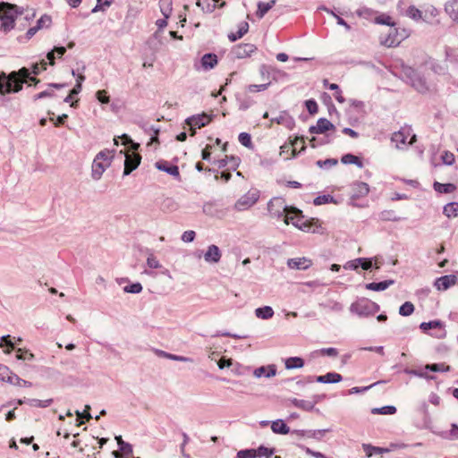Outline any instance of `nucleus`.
Masks as SVG:
<instances>
[{
	"label": "nucleus",
	"mask_w": 458,
	"mask_h": 458,
	"mask_svg": "<svg viewBox=\"0 0 458 458\" xmlns=\"http://www.w3.org/2000/svg\"><path fill=\"white\" fill-rule=\"evenodd\" d=\"M13 374L6 366L0 364V380L8 382V377H12Z\"/></svg>",
	"instance_id": "nucleus-53"
},
{
	"label": "nucleus",
	"mask_w": 458,
	"mask_h": 458,
	"mask_svg": "<svg viewBox=\"0 0 458 458\" xmlns=\"http://www.w3.org/2000/svg\"><path fill=\"white\" fill-rule=\"evenodd\" d=\"M256 452L257 457L266 456L267 458H270L274 454L275 449H269L267 447L260 445L258 449H256Z\"/></svg>",
	"instance_id": "nucleus-46"
},
{
	"label": "nucleus",
	"mask_w": 458,
	"mask_h": 458,
	"mask_svg": "<svg viewBox=\"0 0 458 458\" xmlns=\"http://www.w3.org/2000/svg\"><path fill=\"white\" fill-rule=\"evenodd\" d=\"M259 199V191L256 189L250 190L236 201L234 204V208L237 211L247 210L255 205Z\"/></svg>",
	"instance_id": "nucleus-5"
},
{
	"label": "nucleus",
	"mask_w": 458,
	"mask_h": 458,
	"mask_svg": "<svg viewBox=\"0 0 458 458\" xmlns=\"http://www.w3.org/2000/svg\"><path fill=\"white\" fill-rule=\"evenodd\" d=\"M158 4L161 13L168 19L173 12V0H159Z\"/></svg>",
	"instance_id": "nucleus-30"
},
{
	"label": "nucleus",
	"mask_w": 458,
	"mask_h": 458,
	"mask_svg": "<svg viewBox=\"0 0 458 458\" xmlns=\"http://www.w3.org/2000/svg\"><path fill=\"white\" fill-rule=\"evenodd\" d=\"M51 24V17L45 14L42 15L37 21V26L39 27V29H42L44 27H49Z\"/></svg>",
	"instance_id": "nucleus-57"
},
{
	"label": "nucleus",
	"mask_w": 458,
	"mask_h": 458,
	"mask_svg": "<svg viewBox=\"0 0 458 458\" xmlns=\"http://www.w3.org/2000/svg\"><path fill=\"white\" fill-rule=\"evenodd\" d=\"M328 429H317V430H293V433L299 436H305L310 438L321 439Z\"/></svg>",
	"instance_id": "nucleus-21"
},
{
	"label": "nucleus",
	"mask_w": 458,
	"mask_h": 458,
	"mask_svg": "<svg viewBox=\"0 0 458 458\" xmlns=\"http://www.w3.org/2000/svg\"><path fill=\"white\" fill-rule=\"evenodd\" d=\"M267 209L271 216L281 218L286 225L292 224L301 231H310V225L303 221V216L301 210L295 208H289L285 205L282 198H274L267 204Z\"/></svg>",
	"instance_id": "nucleus-1"
},
{
	"label": "nucleus",
	"mask_w": 458,
	"mask_h": 458,
	"mask_svg": "<svg viewBox=\"0 0 458 458\" xmlns=\"http://www.w3.org/2000/svg\"><path fill=\"white\" fill-rule=\"evenodd\" d=\"M141 157L140 154L135 153L133 150L132 153L126 152L125 153V160H124V169L123 175H129L133 170L138 168L140 164Z\"/></svg>",
	"instance_id": "nucleus-7"
},
{
	"label": "nucleus",
	"mask_w": 458,
	"mask_h": 458,
	"mask_svg": "<svg viewBox=\"0 0 458 458\" xmlns=\"http://www.w3.org/2000/svg\"><path fill=\"white\" fill-rule=\"evenodd\" d=\"M249 30V23L247 21H242L238 26V30L234 33L232 32L228 35V38L231 42H234L237 39L242 38Z\"/></svg>",
	"instance_id": "nucleus-22"
},
{
	"label": "nucleus",
	"mask_w": 458,
	"mask_h": 458,
	"mask_svg": "<svg viewBox=\"0 0 458 458\" xmlns=\"http://www.w3.org/2000/svg\"><path fill=\"white\" fill-rule=\"evenodd\" d=\"M23 9L8 3L0 4V30L10 31L14 27L15 19Z\"/></svg>",
	"instance_id": "nucleus-3"
},
{
	"label": "nucleus",
	"mask_w": 458,
	"mask_h": 458,
	"mask_svg": "<svg viewBox=\"0 0 458 458\" xmlns=\"http://www.w3.org/2000/svg\"><path fill=\"white\" fill-rule=\"evenodd\" d=\"M269 82L263 84H251L248 87L250 92H259L267 89Z\"/></svg>",
	"instance_id": "nucleus-59"
},
{
	"label": "nucleus",
	"mask_w": 458,
	"mask_h": 458,
	"mask_svg": "<svg viewBox=\"0 0 458 458\" xmlns=\"http://www.w3.org/2000/svg\"><path fill=\"white\" fill-rule=\"evenodd\" d=\"M375 21L377 24L387 25L390 27H394L395 23L392 21V18L387 14H381L375 18Z\"/></svg>",
	"instance_id": "nucleus-43"
},
{
	"label": "nucleus",
	"mask_w": 458,
	"mask_h": 458,
	"mask_svg": "<svg viewBox=\"0 0 458 458\" xmlns=\"http://www.w3.org/2000/svg\"><path fill=\"white\" fill-rule=\"evenodd\" d=\"M337 164V160L335 158H327L326 160H318L317 161V165L323 168V167H331L333 165H335Z\"/></svg>",
	"instance_id": "nucleus-58"
},
{
	"label": "nucleus",
	"mask_w": 458,
	"mask_h": 458,
	"mask_svg": "<svg viewBox=\"0 0 458 458\" xmlns=\"http://www.w3.org/2000/svg\"><path fill=\"white\" fill-rule=\"evenodd\" d=\"M406 15L414 21L422 19V13L415 6H410L406 11Z\"/></svg>",
	"instance_id": "nucleus-42"
},
{
	"label": "nucleus",
	"mask_w": 458,
	"mask_h": 458,
	"mask_svg": "<svg viewBox=\"0 0 458 458\" xmlns=\"http://www.w3.org/2000/svg\"><path fill=\"white\" fill-rule=\"evenodd\" d=\"M222 253L220 249L215 245L211 244L208 247L207 251L204 254V259L208 263H217L221 259Z\"/></svg>",
	"instance_id": "nucleus-15"
},
{
	"label": "nucleus",
	"mask_w": 458,
	"mask_h": 458,
	"mask_svg": "<svg viewBox=\"0 0 458 458\" xmlns=\"http://www.w3.org/2000/svg\"><path fill=\"white\" fill-rule=\"evenodd\" d=\"M271 429L276 434L285 435L290 432L289 427L282 420H276L272 422Z\"/></svg>",
	"instance_id": "nucleus-28"
},
{
	"label": "nucleus",
	"mask_w": 458,
	"mask_h": 458,
	"mask_svg": "<svg viewBox=\"0 0 458 458\" xmlns=\"http://www.w3.org/2000/svg\"><path fill=\"white\" fill-rule=\"evenodd\" d=\"M369 191V187L366 182H356L352 186V200L365 197Z\"/></svg>",
	"instance_id": "nucleus-13"
},
{
	"label": "nucleus",
	"mask_w": 458,
	"mask_h": 458,
	"mask_svg": "<svg viewBox=\"0 0 458 458\" xmlns=\"http://www.w3.org/2000/svg\"><path fill=\"white\" fill-rule=\"evenodd\" d=\"M53 403V399L38 400V399H28V403L33 407H48Z\"/></svg>",
	"instance_id": "nucleus-41"
},
{
	"label": "nucleus",
	"mask_w": 458,
	"mask_h": 458,
	"mask_svg": "<svg viewBox=\"0 0 458 458\" xmlns=\"http://www.w3.org/2000/svg\"><path fill=\"white\" fill-rule=\"evenodd\" d=\"M217 64V56L215 54H205L201 58V65L205 70L213 69Z\"/></svg>",
	"instance_id": "nucleus-25"
},
{
	"label": "nucleus",
	"mask_w": 458,
	"mask_h": 458,
	"mask_svg": "<svg viewBox=\"0 0 458 458\" xmlns=\"http://www.w3.org/2000/svg\"><path fill=\"white\" fill-rule=\"evenodd\" d=\"M362 448H363L364 451L373 450L374 454H378L388 452V449H385V448H381V447H377V446H373V445H369V444H363L362 445Z\"/></svg>",
	"instance_id": "nucleus-60"
},
{
	"label": "nucleus",
	"mask_w": 458,
	"mask_h": 458,
	"mask_svg": "<svg viewBox=\"0 0 458 458\" xmlns=\"http://www.w3.org/2000/svg\"><path fill=\"white\" fill-rule=\"evenodd\" d=\"M271 123L284 125L289 130H292L295 125L294 119L286 111L280 112L277 117L271 119Z\"/></svg>",
	"instance_id": "nucleus-14"
},
{
	"label": "nucleus",
	"mask_w": 458,
	"mask_h": 458,
	"mask_svg": "<svg viewBox=\"0 0 458 458\" xmlns=\"http://www.w3.org/2000/svg\"><path fill=\"white\" fill-rule=\"evenodd\" d=\"M396 412V408L392 405L384 406L381 408H374L372 410L373 414H385V415H392Z\"/></svg>",
	"instance_id": "nucleus-38"
},
{
	"label": "nucleus",
	"mask_w": 458,
	"mask_h": 458,
	"mask_svg": "<svg viewBox=\"0 0 458 458\" xmlns=\"http://www.w3.org/2000/svg\"><path fill=\"white\" fill-rule=\"evenodd\" d=\"M285 368L287 369H300L304 365V361L300 357H290L285 360Z\"/></svg>",
	"instance_id": "nucleus-32"
},
{
	"label": "nucleus",
	"mask_w": 458,
	"mask_h": 458,
	"mask_svg": "<svg viewBox=\"0 0 458 458\" xmlns=\"http://www.w3.org/2000/svg\"><path fill=\"white\" fill-rule=\"evenodd\" d=\"M142 129L148 133L149 134L151 137H150V143H153V142H156V143H158V133L160 131V128L159 127H157L153 124H149V123H143L142 125Z\"/></svg>",
	"instance_id": "nucleus-27"
},
{
	"label": "nucleus",
	"mask_w": 458,
	"mask_h": 458,
	"mask_svg": "<svg viewBox=\"0 0 458 458\" xmlns=\"http://www.w3.org/2000/svg\"><path fill=\"white\" fill-rule=\"evenodd\" d=\"M8 383L14 385V386H26V387L31 386V382L21 379L15 374H13L12 377H8Z\"/></svg>",
	"instance_id": "nucleus-37"
},
{
	"label": "nucleus",
	"mask_w": 458,
	"mask_h": 458,
	"mask_svg": "<svg viewBox=\"0 0 458 458\" xmlns=\"http://www.w3.org/2000/svg\"><path fill=\"white\" fill-rule=\"evenodd\" d=\"M276 0H271L268 3L259 2L256 15L259 19L263 18L265 16V14L276 4Z\"/></svg>",
	"instance_id": "nucleus-29"
},
{
	"label": "nucleus",
	"mask_w": 458,
	"mask_h": 458,
	"mask_svg": "<svg viewBox=\"0 0 458 458\" xmlns=\"http://www.w3.org/2000/svg\"><path fill=\"white\" fill-rule=\"evenodd\" d=\"M253 374L256 377H266L269 378L276 376V368L275 365H269L267 367L261 366L259 368H257L254 370Z\"/></svg>",
	"instance_id": "nucleus-19"
},
{
	"label": "nucleus",
	"mask_w": 458,
	"mask_h": 458,
	"mask_svg": "<svg viewBox=\"0 0 458 458\" xmlns=\"http://www.w3.org/2000/svg\"><path fill=\"white\" fill-rule=\"evenodd\" d=\"M311 265H312L311 260L305 257L293 258V259H289L287 260V266L291 269L306 270Z\"/></svg>",
	"instance_id": "nucleus-12"
},
{
	"label": "nucleus",
	"mask_w": 458,
	"mask_h": 458,
	"mask_svg": "<svg viewBox=\"0 0 458 458\" xmlns=\"http://www.w3.org/2000/svg\"><path fill=\"white\" fill-rule=\"evenodd\" d=\"M414 311V305L410 302V301H406L404 302L400 308H399V314L401 316H410L413 313Z\"/></svg>",
	"instance_id": "nucleus-40"
},
{
	"label": "nucleus",
	"mask_w": 458,
	"mask_h": 458,
	"mask_svg": "<svg viewBox=\"0 0 458 458\" xmlns=\"http://www.w3.org/2000/svg\"><path fill=\"white\" fill-rule=\"evenodd\" d=\"M321 307H324V308H327V309H329L330 310H333V311H335V312H340L343 310V305L338 302V301H328L327 303L323 304H319Z\"/></svg>",
	"instance_id": "nucleus-44"
},
{
	"label": "nucleus",
	"mask_w": 458,
	"mask_h": 458,
	"mask_svg": "<svg viewBox=\"0 0 458 458\" xmlns=\"http://www.w3.org/2000/svg\"><path fill=\"white\" fill-rule=\"evenodd\" d=\"M394 284V281L392 279L378 282V283H369L365 285L366 289L371 290V291H385L389 286L393 285Z\"/></svg>",
	"instance_id": "nucleus-24"
},
{
	"label": "nucleus",
	"mask_w": 458,
	"mask_h": 458,
	"mask_svg": "<svg viewBox=\"0 0 458 458\" xmlns=\"http://www.w3.org/2000/svg\"><path fill=\"white\" fill-rule=\"evenodd\" d=\"M147 265L150 268H158L161 267L159 261L153 255L150 254L147 259Z\"/></svg>",
	"instance_id": "nucleus-61"
},
{
	"label": "nucleus",
	"mask_w": 458,
	"mask_h": 458,
	"mask_svg": "<svg viewBox=\"0 0 458 458\" xmlns=\"http://www.w3.org/2000/svg\"><path fill=\"white\" fill-rule=\"evenodd\" d=\"M342 163L349 165H356L358 167L361 168L363 166L362 161L356 156L352 154H345L341 158Z\"/></svg>",
	"instance_id": "nucleus-35"
},
{
	"label": "nucleus",
	"mask_w": 458,
	"mask_h": 458,
	"mask_svg": "<svg viewBox=\"0 0 458 458\" xmlns=\"http://www.w3.org/2000/svg\"><path fill=\"white\" fill-rule=\"evenodd\" d=\"M54 96V91L52 89H47L44 90L38 94H36L33 96V100L37 101L38 99L44 98H50Z\"/></svg>",
	"instance_id": "nucleus-64"
},
{
	"label": "nucleus",
	"mask_w": 458,
	"mask_h": 458,
	"mask_svg": "<svg viewBox=\"0 0 458 458\" xmlns=\"http://www.w3.org/2000/svg\"><path fill=\"white\" fill-rule=\"evenodd\" d=\"M425 369L432 372H447L450 371L451 367L445 363H433L427 364Z\"/></svg>",
	"instance_id": "nucleus-36"
},
{
	"label": "nucleus",
	"mask_w": 458,
	"mask_h": 458,
	"mask_svg": "<svg viewBox=\"0 0 458 458\" xmlns=\"http://www.w3.org/2000/svg\"><path fill=\"white\" fill-rule=\"evenodd\" d=\"M28 81L38 84L39 80L30 76L29 68L22 67L19 71H13L10 73L0 72V95L4 96L20 92L23 84Z\"/></svg>",
	"instance_id": "nucleus-2"
},
{
	"label": "nucleus",
	"mask_w": 458,
	"mask_h": 458,
	"mask_svg": "<svg viewBox=\"0 0 458 458\" xmlns=\"http://www.w3.org/2000/svg\"><path fill=\"white\" fill-rule=\"evenodd\" d=\"M257 50V47L253 44H239L234 47L233 52L237 58H245L250 56L252 53Z\"/></svg>",
	"instance_id": "nucleus-11"
},
{
	"label": "nucleus",
	"mask_w": 458,
	"mask_h": 458,
	"mask_svg": "<svg viewBox=\"0 0 458 458\" xmlns=\"http://www.w3.org/2000/svg\"><path fill=\"white\" fill-rule=\"evenodd\" d=\"M342 379V376L336 372H328L326 375L318 376L315 378V380L319 383H338Z\"/></svg>",
	"instance_id": "nucleus-23"
},
{
	"label": "nucleus",
	"mask_w": 458,
	"mask_h": 458,
	"mask_svg": "<svg viewBox=\"0 0 458 458\" xmlns=\"http://www.w3.org/2000/svg\"><path fill=\"white\" fill-rule=\"evenodd\" d=\"M196 236V233L192 230L185 231L182 235V241L184 242H193L194 238Z\"/></svg>",
	"instance_id": "nucleus-63"
},
{
	"label": "nucleus",
	"mask_w": 458,
	"mask_h": 458,
	"mask_svg": "<svg viewBox=\"0 0 458 458\" xmlns=\"http://www.w3.org/2000/svg\"><path fill=\"white\" fill-rule=\"evenodd\" d=\"M333 201V197L330 195H321L315 198L313 203L316 206L327 204Z\"/></svg>",
	"instance_id": "nucleus-52"
},
{
	"label": "nucleus",
	"mask_w": 458,
	"mask_h": 458,
	"mask_svg": "<svg viewBox=\"0 0 458 458\" xmlns=\"http://www.w3.org/2000/svg\"><path fill=\"white\" fill-rule=\"evenodd\" d=\"M257 452L255 449H244L237 453V458H256Z\"/></svg>",
	"instance_id": "nucleus-48"
},
{
	"label": "nucleus",
	"mask_w": 458,
	"mask_h": 458,
	"mask_svg": "<svg viewBox=\"0 0 458 458\" xmlns=\"http://www.w3.org/2000/svg\"><path fill=\"white\" fill-rule=\"evenodd\" d=\"M457 276L455 275H447L437 278L434 282V286L438 291H446L457 283Z\"/></svg>",
	"instance_id": "nucleus-9"
},
{
	"label": "nucleus",
	"mask_w": 458,
	"mask_h": 458,
	"mask_svg": "<svg viewBox=\"0 0 458 458\" xmlns=\"http://www.w3.org/2000/svg\"><path fill=\"white\" fill-rule=\"evenodd\" d=\"M305 106H306L308 112L310 114H314L318 113V104L315 100H313V99L307 100L305 102Z\"/></svg>",
	"instance_id": "nucleus-56"
},
{
	"label": "nucleus",
	"mask_w": 458,
	"mask_h": 458,
	"mask_svg": "<svg viewBox=\"0 0 458 458\" xmlns=\"http://www.w3.org/2000/svg\"><path fill=\"white\" fill-rule=\"evenodd\" d=\"M401 39L397 38V30L391 28L386 38L381 39V43L388 47L397 46Z\"/></svg>",
	"instance_id": "nucleus-20"
},
{
	"label": "nucleus",
	"mask_w": 458,
	"mask_h": 458,
	"mask_svg": "<svg viewBox=\"0 0 458 458\" xmlns=\"http://www.w3.org/2000/svg\"><path fill=\"white\" fill-rule=\"evenodd\" d=\"M379 305L369 299L361 298L353 302L350 307V311L360 317H368L377 313L379 310Z\"/></svg>",
	"instance_id": "nucleus-4"
},
{
	"label": "nucleus",
	"mask_w": 458,
	"mask_h": 458,
	"mask_svg": "<svg viewBox=\"0 0 458 458\" xmlns=\"http://www.w3.org/2000/svg\"><path fill=\"white\" fill-rule=\"evenodd\" d=\"M156 167L158 170L165 172L178 180L181 179L179 168L177 165H169L166 161H159L156 163Z\"/></svg>",
	"instance_id": "nucleus-17"
},
{
	"label": "nucleus",
	"mask_w": 458,
	"mask_h": 458,
	"mask_svg": "<svg viewBox=\"0 0 458 458\" xmlns=\"http://www.w3.org/2000/svg\"><path fill=\"white\" fill-rule=\"evenodd\" d=\"M96 98L102 104H107L110 101V98L107 95V92L106 90H104V89L98 90L96 92Z\"/></svg>",
	"instance_id": "nucleus-55"
},
{
	"label": "nucleus",
	"mask_w": 458,
	"mask_h": 458,
	"mask_svg": "<svg viewBox=\"0 0 458 458\" xmlns=\"http://www.w3.org/2000/svg\"><path fill=\"white\" fill-rule=\"evenodd\" d=\"M211 121V118L207 115L206 114H199V115H193L186 119L187 125L190 126L191 133V135L193 136L196 133V128H202L205 125L208 124Z\"/></svg>",
	"instance_id": "nucleus-6"
},
{
	"label": "nucleus",
	"mask_w": 458,
	"mask_h": 458,
	"mask_svg": "<svg viewBox=\"0 0 458 458\" xmlns=\"http://www.w3.org/2000/svg\"><path fill=\"white\" fill-rule=\"evenodd\" d=\"M411 86L419 92H424L427 89L426 81L414 70H410L408 73Z\"/></svg>",
	"instance_id": "nucleus-16"
},
{
	"label": "nucleus",
	"mask_w": 458,
	"mask_h": 458,
	"mask_svg": "<svg viewBox=\"0 0 458 458\" xmlns=\"http://www.w3.org/2000/svg\"><path fill=\"white\" fill-rule=\"evenodd\" d=\"M109 166L107 162H102V160H97L94 158L92 164V178L98 181L106 169Z\"/></svg>",
	"instance_id": "nucleus-18"
},
{
	"label": "nucleus",
	"mask_w": 458,
	"mask_h": 458,
	"mask_svg": "<svg viewBox=\"0 0 458 458\" xmlns=\"http://www.w3.org/2000/svg\"><path fill=\"white\" fill-rule=\"evenodd\" d=\"M255 315L261 319H269L274 316V310L270 306H264L256 309Z\"/></svg>",
	"instance_id": "nucleus-31"
},
{
	"label": "nucleus",
	"mask_w": 458,
	"mask_h": 458,
	"mask_svg": "<svg viewBox=\"0 0 458 458\" xmlns=\"http://www.w3.org/2000/svg\"><path fill=\"white\" fill-rule=\"evenodd\" d=\"M114 157V154L112 151L108 149H105L100 151L95 157L97 160H102V162H107V164L110 165L111 160Z\"/></svg>",
	"instance_id": "nucleus-39"
},
{
	"label": "nucleus",
	"mask_w": 458,
	"mask_h": 458,
	"mask_svg": "<svg viewBox=\"0 0 458 458\" xmlns=\"http://www.w3.org/2000/svg\"><path fill=\"white\" fill-rule=\"evenodd\" d=\"M456 189L453 183H440L436 182L434 183V190L440 193H452Z\"/></svg>",
	"instance_id": "nucleus-34"
},
{
	"label": "nucleus",
	"mask_w": 458,
	"mask_h": 458,
	"mask_svg": "<svg viewBox=\"0 0 458 458\" xmlns=\"http://www.w3.org/2000/svg\"><path fill=\"white\" fill-rule=\"evenodd\" d=\"M16 358L18 360H32L34 359V354L29 352L26 350L18 349L16 352Z\"/></svg>",
	"instance_id": "nucleus-47"
},
{
	"label": "nucleus",
	"mask_w": 458,
	"mask_h": 458,
	"mask_svg": "<svg viewBox=\"0 0 458 458\" xmlns=\"http://www.w3.org/2000/svg\"><path fill=\"white\" fill-rule=\"evenodd\" d=\"M238 140L244 147L250 148L252 145L250 135L247 132L240 133Z\"/></svg>",
	"instance_id": "nucleus-49"
},
{
	"label": "nucleus",
	"mask_w": 458,
	"mask_h": 458,
	"mask_svg": "<svg viewBox=\"0 0 458 458\" xmlns=\"http://www.w3.org/2000/svg\"><path fill=\"white\" fill-rule=\"evenodd\" d=\"M446 13L454 20L458 21V0H450L445 5Z\"/></svg>",
	"instance_id": "nucleus-26"
},
{
	"label": "nucleus",
	"mask_w": 458,
	"mask_h": 458,
	"mask_svg": "<svg viewBox=\"0 0 458 458\" xmlns=\"http://www.w3.org/2000/svg\"><path fill=\"white\" fill-rule=\"evenodd\" d=\"M314 406H315V403H312L310 401H306V400H301L299 403L298 408H300L303 411H310L313 410Z\"/></svg>",
	"instance_id": "nucleus-62"
},
{
	"label": "nucleus",
	"mask_w": 458,
	"mask_h": 458,
	"mask_svg": "<svg viewBox=\"0 0 458 458\" xmlns=\"http://www.w3.org/2000/svg\"><path fill=\"white\" fill-rule=\"evenodd\" d=\"M420 327L422 331L427 332L428 329L432 328H442V324L438 320H433L429 322H422Z\"/></svg>",
	"instance_id": "nucleus-45"
},
{
	"label": "nucleus",
	"mask_w": 458,
	"mask_h": 458,
	"mask_svg": "<svg viewBox=\"0 0 458 458\" xmlns=\"http://www.w3.org/2000/svg\"><path fill=\"white\" fill-rule=\"evenodd\" d=\"M443 213L448 217H456L458 216V202H451L444 207Z\"/></svg>",
	"instance_id": "nucleus-33"
},
{
	"label": "nucleus",
	"mask_w": 458,
	"mask_h": 458,
	"mask_svg": "<svg viewBox=\"0 0 458 458\" xmlns=\"http://www.w3.org/2000/svg\"><path fill=\"white\" fill-rule=\"evenodd\" d=\"M335 129V125L329 120L319 118L317 124L310 128V132L312 134H322Z\"/></svg>",
	"instance_id": "nucleus-10"
},
{
	"label": "nucleus",
	"mask_w": 458,
	"mask_h": 458,
	"mask_svg": "<svg viewBox=\"0 0 458 458\" xmlns=\"http://www.w3.org/2000/svg\"><path fill=\"white\" fill-rule=\"evenodd\" d=\"M410 135L409 130H401L396 131L392 136V141L395 143L396 148H400L401 145H412L416 141V135H411L409 141H407L408 136Z\"/></svg>",
	"instance_id": "nucleus-8"
},
{
	"label": "nucleus",
	"mask_w": 458,
	"mask_h": 458,
	"mask_svg": "<svg viewBox=\"0 0 458 458\" xmlns=\"http://www.w3.org/2000/svg\"><path fill=\"white\" fill-rule=\"evenodd\" d=\"M441 159L444 164L450 165L454 163L455 157L453 153H451L449 151H445L441 156Z\"/></svg>",
	"instance_id": "nucleus-54"
},
{
	"label": "nucleus",
	"mask_w": 458,
	"mask_h": 458,
	"mask_svg": "<svg viewBox=\"0 0 458 458\" xmlns=\"http://www.w3.org/2000/svg\"><path fill=\"white\" fill-rule=\"evenodd\" d=\"M123 291L130 293H140L142 291V285L140 283H134L130 285H126L123 288Z\"/></svg>",
	"instance_id": "nucleus-51"
},
{
	"label": "nucleus",
	"mask_w": 458,
	"mask_h": 458,
	"mask_svg": "<svg viewBox=\"0 0 458 458\" xmlns=\"http://www.w3.org/2000/svg\"><path fill=\"white\" fill-rule=\"evenodd\" d=\"M445 437L449 440H457L458 439V426L455 423L451 425V429L448 433H445Z\"/></svg>",
	"instance_id": "nucleus-50"
}]
</instances>
